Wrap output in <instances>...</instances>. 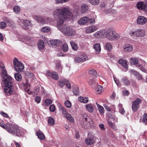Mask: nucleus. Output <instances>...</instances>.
Wrapping results in <instances>:
<instances>
[{"label":"nucleus","mask_w":147,"mask_h":147,"mask_svg":"<svg viewBox=\"0 0 147 147\" xmlns=\"http://www.w3.org/2000/svg\"><path fill=\"white\" fill-rule=\"evenodd\" d=\"M13 63L14 69L17 72H20L23 70L24 66L19 61L17 58H14L13 60Z\"/></svg>","instance_id":"obj_3"},{"label":"nucleus","mask_w":147,"mask_h":147,"mask_svg":"<svg viewBox=\"0 0 147 147\" xmlns=\"http://www.w3.org/2000/svg\"><path fill=\"white\" fill-rule=\"evenodd\" d=\"M130 35L132 36L137 37H143L146 35L145 30L142 29H138L135 31H131L129 33Z\"/></svg>","instance_id":"obj_4"},{"label":"nucleus","mask_w":147,"mask_h":147,"mask_svg":"<svg viewBox=\"0 0 147 147\" xmlns=\"http://www.w3.org/2000/svg\"><path fill=\"white\" fill-rule=\"evenodd\" d=\"M142 102V100L140 98H137L132 102V109L133 111H136L140 108L139 105Z\"/></svg>","instance_id":"obj_7"},{"label":"nucleus","mask_w":147,"mask_h":147,"mask_svg":"<svg viewBox=\"0 0 147 147\" xmlns=\"http://www.w3.org/2000/svg\"><path fill=\"white\" fill-rule=\"evenodd\" d=\"M35 100L38 103L40 102L41 100V98L39 96H37L35 98Z\"/></svg>","instance_id":"obj_60"},{"label":"nucleus","mask_w":147,"mask_h":147,"mask_svg":"<svg viewBox=\"0 0 147 147\" xmlns=\"http://www.w3.org/2000/svg\"><path fill=\"white\" fill-rule=\"evenodd\" d=\"M88 20V23H90V24H93L95 23V20L94 18H89Z\"/></svg>","instance_id":"obj_52"},{"label":"nucleus","mask_w":147,"mask_h":147,"mask_svg":"<svg viewBox=\"0 0 147 147\" xmlns=\"http://www.w3.org/2000/svg\"><path fill=\"white\" fill-rule=\"evenodd\" d=\"M65 85L68 88H71V86L70 83L67 80L65 81Z\"/></svg>","instance_id":"obj_57"},{"label":"nucleus","mask_w":147,"mask_h":147,"mask_svg":"<svg viewBox=\"0 0 147 147\" xmlns=\"http://www.w3.org/2000/svg\"><path fill=\"white\" fill-rule=\"evenodd\" d=\"M130 61L131 64L136 65L138 63V60L137 58L134 57L130 59Z\"/></svg>","instance_id":"obj_34"},{"label":"nucleus","mask_w":147,"mask_h":147,"mask_svg":"<svg viewBox=\"0 0 147 147\" xmlns=\"http://www.w3.org/2000/svg\"><path fill=\"white\" fill-rule=\"evenodd\" d=\"M50 43L52 45L59 46L62 43V41L59 40H52L50 41Z\"/></svg>","instance_id":"obj_19"},{"label":"nucleus","mask_w":147,"mask_h":147,"mask_svg":"<svg viewBox=\"0 0 147 147\" xmlns=\"http://www.w3.org/2000/svg\"><path fill=\"white\" fill-rule=\"evenodd\" d=\"M94 48L96 53L98 54L100 53L101 50L100 45L99 43H96L94 45Z\"/></svg>","instance_id":"obj_21"},{"label":"nucleus","mask_w":147,"mask_h":147,"mask_svg":"<svg viewBox=\"0 0 147 147\" xmlns=\"http://www.w3.org/2000/svg\"><path fill=\"white\" fill-rule=\"evenodd\" d=\"M105 35L107 38L111 40H113L115 39L117 40L119 37L118 34L111 30L107 31Z\"/></svg>","instance_id":"obj_5"},{"label":"nucleus","mask_w":147,"mask_h":147,"mask_svg":"<svg viewBox=\"0 0 147 147\" xmlns=\"http://www.w3.org/2000/svg\"><path fill=\"white\" fill-rule=\"evenodd\" d=\"M34 18L38 23L42 24H45V19L42 16H35Z\"/></svg>","instance_id":"obj_15"},{"label":"nucleus","mask_w":147,"mask_h":147,"mask_svg":"<svg viewBox=\"0 0 147 147\" xmlns=\"http://www.w3.org/2000/svg\"><path fill=\"white\" fill-rule=\"evenodd\" d=\"M119 111L122 114H124L125 113V110L123 108L119 109Z\"/></svg>","instance_id":"obj_62"},{"label":"nucleus","mask_w":147,"mask_h":147,"mask_svg":"<svg viewBox=\"0 0 147 147\" xmlns=\"http://www.w3.org/2000/svg\"><path fill=\"white\" fill-rule=\"evenodd\" d=\"M49 109L51 112H53L55 110V107L53 105H52L50 106Z\"/></svg>","instance_id":"obj_54"},{"label":"nucleus","mask_w":147,"mask_h":147,"mask_svg":"<svg viewBox=\"0 0 147 147\" xmlns=\"http://www.w3.org/2000/svg\"><path fill=\"white\" fill-rule=\"evenodd\" d=\"M95 81L92 79H90L88 82V83L90 85H92L95 83Z\"/></svg>","instance_id":"obj_58"},{"label":"nucleus","mask_w":147,"mask_h":147,"mask_svg":"<svg viewBox=\"0 0 147 147\" xmlns=\"http://www.w3.org/2000/svg\"><path fill=\"white\" fill-rule=\"evenodd\" d=\"M13 10L16 13H19L20 11V7L19 6H16L14 7L13 8Z\"/></svg>","instance_id":"obj_43"},{"label":"nucleus","mask_w":147,"mask_h":147,"mask_svg":"<svg viewBox=\"0 0 147 147\" xmlns=\"http://www.w3.org/2000/svg\"><path fill=\"white\" fill-rule=\"evenodd\" d=\"M121 81L125 85H129L130 84V82L128 79L127 76H124L121 79Z\"/></svg>","instance_id":"obj_23"},{"label":"nucleus","mask_w":147,"mask_h":147,"mask_svg":"<svg viewBox=\"0 0 147 147\" xmlns=\"http://www.w3.org/2000/svg\"><path fill=\"white\" fill-rule=\"evenodd\" d=\"M8 124L10 125L9 129L10 131L9 130H8L7 128H6V130L10 133H11L13 134H15L16 130L17 127L16 125L11 123H8Z\"/></svg>","instance_id":"obj_13"},{"label":"nucleus","mask_w":147,"mask_h":147,"mask_svg":"<svg viewBox=\"0 0 147 147\" xmlns=\"http://www.w3.org/2000/svg\"><path fill=\"white\" fill-rule=\"evenodd\" d=\"M96 104L97 106V107L98 109V110H99L100 113L101 114H102L105 112V110L104 109L103 107L100 106V105H98L97 102H96Z\"/></svg>","instance_id":"obj_33"},{"label":"nucleus","mask_w":147,"mask_h":147,"mask_svg":"<svg viewBox=\"0 0 147 147\" xmlns=\"http://www.w3.org/2000/svg\"><path fill=\"white\" fill-rule=\"evenodd\" d=\"M143 122L144 123L147 124V114L144 113L143 116Z\"/></svg>","instance_id":"obj_50"},{"label":"nucleus","mask_w":147,"mask_h":147,"mask_svg":"<svg viewBox=\"0 0 147 147\" xmlns=\"http://www.w3.org/2000/svg\"><path fill=\"white\" fill-rule=\"evenodd\" d=\"M88 6L86 4H83L81 7V12L84 13L86 12L88 9Z\"/></svg>","instance_id":"obj_25"},{"label":"nucleus","mask_w":147,"mask_h":147,"mask_svg":"<svg viewBox=\"0 0 147 147\" xmlns=\"http://www.w3.org/2000/svg\"><path fill=\"white\" fill-rule=\"evenodd\" d=\"M75 62L76 63L83 62L88 60L87 56L84 54L79 55L74 58Z\"/></svg>","instance_id":"obj_8"},{"label":"nucleus","mask_w":147,"mask_h":147,"mask_svg":"<svg viewBox=\"0 0 147 147\" xmlns=\"http://www.w3.org/2000/svg\"><path fill=\"white\" fill-rule=\"evenodd\" d=\"M70 44L72 47L73 49L74 50H77L78 47L76 43L74 41H71L70 42Z\"/></svg>","instance_id":"obj_28"},{"label":"nucleus","mask_w":147,"mask_h":147,"mask_svg":"<svg viewBox=\"0 0 147 147\" xmlns=\"http://www.w3.org/2000/svg\"><path fill=\"white\" fill-rule=\"evenodd\" d=\"M81 124L82 127L85 129H87L89 126H90V125H89L88 124V125H86V124Z\"/></svg>","instance_id":"obj_61"},{"label":"nucleus","mask_w":147,"mask_h":147,"mask_svg":"<svg viewBox=\"0 0 147 147\" xmlns=\"http://www.w3.org/2000/svg\"><path fill=\"white\" fill-rule=\"evenodd\" d=\"M102 86L100 85H99L97 86V87L96 88V90L97 92H99L98 93H99V92H101V91H102Z\"/></svg>","instance_id":"obj_55"},{"label":"nucleus","mask_w":147,"mask_h":147,"mask_svg":"<svg viewBox=\"0 0 147 147\" xmlns=\"http://www.w3.org/2000/svg\"><path fill=\"white\" fill-rule=\"evenodd\" d=\"M1 74L2 77L3 78L2 80L4 81L5 88H4L5 92L7 95H10L15 93V92L12 87L13 81L12 78L8 75L7 73Z\"/></svg>","instance_id":"obj_2"},{"label":"nucleus","mask_w":147,"mask_h":147,"mask_svg":"<svg viewBox=\"0 0 147 147\" xmlns=\"http://www.w3.org/2000/svg\"><path fill=\"white\" fill-rule=\"evenodd\" d=\"M45 102L47 105H49L52 103V101L51 100L47 99L45 100Z\"/></svg>","instance_id":"obj_51"},{"label":"nucleus","mask_w":147,"mask_h":147,"mask_svg":"<svg viewBox=\"0 0 147 147\" xmlns=\"http://www.w3.org/2000/svg\"><path fill=\"white\" fill-rule=\"evenodd\" d=\"M106 32L104 30H102L100 31H97L94 33L93 35L96 38H101L106 35Z\"/></svg>","instance_id":"obj_12"},{"label":"nucleus","mask_w":147,"mask_h":147,"mask_svg":"<svg viewBox=\"0 0 147 147\" xmlns=\"http://www.w3.org/2000/svg\"><path fill=\"white\" fill-rule=\"evenodd\" d=\"M0 113L2 116L4 117H5L7 118L8 117V115L6 113H5L3 112H1Z\"/></svg>","instance_id":"obj_59"},{"label":"nucleus","mask_w":147,"mask_h":147,"mask_svg":"<svg viewBox=\"0 0 147 147\" xmlns=\"http://www.w3.org/2000/svg\"><path fill=\"white\" fill-rule=\"evenodd\" d=\"M48 122L49 125H52L54 124L55 121L53 118L50 117L49 118Z\"/></svg>","instance_id":"obj_38"},{"label":"nucleus","mask_w":147,"mask_h":147,"mask_svg":"<svg viewBox=\"0 0 147 147\" xmlns=\"http://www.w3.org/2000/svg\"><path fill=\"white\" fill-rule=\"evenodd\" d=\"M119 63L120 64H121L124 67L125 69H127L128 68L126 61L125 60L122 59H121L119 60Z\"/></svg>","instance_id":"obj_24"},{"label":"nucleus","mask_w":147,"mask_h":147,"mask_svg":"<svg viewBox=\"0 0 147 147\" xmlns=\"http://www.w3.org/2000/svg\"><path fill=\"white\" fill-rule=\"evenodd\" d=\"M86 110L89 112L92 113L94 111V108L92 104H89L85 105Z\"/></svg>","instance_id":"obj_20"},{"label":"nucleus","mask_w":147,"mask_h":147,"mask_svg":"<svg viewBox=\"0 0 147 147\" xmlns=\"http://www.w3.org/2000/svg\"><path fill=\"white\" fill-rule=\"evenodd\" d=\"M60 110L62 111L63 115L68 120L71 122L74 121L73 117L71 116V115L68 113L66 111L65 108L61 104H59Z\"/></svg>","instance_id":"obj_6"},{"label":"nucleus","mask_w":147,"mask_h":147,"mask_svg":"<svg viewBox=\"0 0 147 147\" xmlns=\"http://www.w3.org/2000/svg\"><path fill=\"white\" fill-rule=\"evenodd\" d=\"M114 81H115V82L117 84V85L118 86H120L121 85V84L120 83V82H119V80H118L117 79L114 78Z\"/></svg>","instance_id":"obj_53"},{"label":"nucleus","mask_w":147,"mask_h":147,"mask_svg":"<svg viewBox=\"0 0 147 147\" xmlns=\"http://www.w3.org/2000/svg\"><path fill=\"white\" fill-rule=\"evenodd\" d=\"M98 28V27L96 25L91 26L86 28V32L87 33H90L96 30Z\"/></svg>","instance_id":"obj_10"},{"label":"nucleus","mask_w":147,"mask_h":147,"mask_svg":"<svg viewBox=\"0 0 147 147\" xmlns=\"http://www.w3.org/2000/svg\"><path fill=\"white\" fill-rule=\"evenodd\" d=\"M0 68L1 69V74L4 73H5L6 72H7L5 68V65L2 62L0 63Z\"/></svg>","instance_id":"obj_35"},{"label":"nucleus","mask_w":147,"mask_h":147,"mask_svg":"<svg viewBox=\"0 0 147 147\" xmlns=\"http://www.w3.org/2000/svg\"><path fill=\"white\" fill-rule=\"evenodd\" d=\"M133 49V47L132 46L129 45L126 47L124 49V51L125 52H130Z\"/></svg>","instance_id":"obj_37"},{"label":"nucleus","mask_w":147,"mask_h":147,"mask_svg":"<svg viewBox=\"0 0 147 147\" xmlns=\"http://www.w3.org/2000/svg\"><path fill=\"white\" fill-rule=\"evenodd\" d=\"M108 124L109 125V126H110L112 127V128L113 129H115V125L113 124L112 122H111V121H108Z\"/></svg>","instance_id":"obj_56"},{"label":"nucleus","mask_w":147,"mask_h":147,"mask_svg":"<svg viewBox=\"0 0 147 147\" xmlns=\"http://www.w3.org/2000/svg\"><path fill=\"white\" fill-rule=\"evenodd\" d=\"M36 135L37 136L39 139L41 140H44L45 138V137L43 134L40 131H38L36 133Z\"/></svg>","instance_id":"obj_22"},{"label":"nucleus","mask_w":147,"mask_h":147,"mask_svg":"<svg viewBox=\"0 0 147 147\" xmlns=\"http://www.w3.org/2000/svg\"><path fill=\"white\" fill-rule=\"evenodd\" d=\"M146 4V3L145 4L144 2L139 1L137 4V8L140 10H143L144 11L147 7V5Z\"/></svg>","instance_id":"obj_14"},{"label":"nucleus","mask_w":147,"mask_h":147,"mask_svg":"<svg viewBox=\"0 0 147 147\" xmlns=\"http://www.w3.org/2000/svg\"><path fill=\"white\" fill-rule=\"evenodd\" d=\"M105 47L106 49L109 51H111L112 49V47L110 43L108 42L105 45Z\"/></svg>","instance_id":"obj_40"},{"label":"nucleus","mask_w":147,"mask_h":147,"mask_svg":"<svg viewBox=\"0 0 147 147\" xmlns=\"http://www.w3.org/2000/svg\"><path fill=\"white\" fill-rule=\"evenodd\" d=\"M6 26V24L4 22H0V28L3 29Z\"/></svg>","instance_id":"obj_49"},{"label":"nucleus","mask_w":147,"mask_h":147,"mask_svg":"<svg viewBox=\"0 0 147 147\" xmlns=\"http://www.w3.org/2000/svg\"><path fill=\"white\" fill-rule=\"evenodd\" d=\"M44 44L43 41L41 40H39V43L38 44V47L39 49L40 50H42L44 48Z\"/></svg>","instance_id":"obj_29"},{"label":"nucleus","mask_w":147,"mask_h":147,"mask_svg":"<svg viewBox=\"0 0 147 147\" xmlns=\"http://www.w3.org/2000/svg\"><path fill=\"white\" fill-rule=\"evenodd\" d=\"M51 30V29L49 26L44 27L42 28L41 31L44 33H48Z\"/></svg>","instance_id":"obj_30"},{"label":"nucleus","mask_w":147,"mask_h":147,"mask_svg":"<svg viewBox=\"0 0 147 147\" xmlns=\"http://www.w3.org/2000/svg\"><path fill=\"white\" fill-rule=\"evenodd\" d=\"M0 126L3 128L5 129H6V128H7V129H8V130H9L10 131V130H9V129L10 125H9L8 124V123H7L6 125H5L3 124H2L1 123Z\"/></svg>","instance_id":"obj_44"},{"label":"nucleus","mask_w":147,"mask_h":147,"mask_svg":"<svg viewBox=\"0 0 147 147\" xmlns=\"http://www.w3.org/2000/svg\"><path fill=\"white\" fill-rule=\"evenodd\" d=\"M136 67L138 68L142 71L146 72V70L143 67L141 64H137L136 65Z\"/></svg>","instance_id":"obj_41"},{"label":"nucleus","mask_w":147,"mask_h":147,"mask_svg":"<svg viewBox=\"0 0 147 147\" xmlns=\"http://www.w3.org/2000/svg\"><path fill=\"white\" fill-rule=\"evenodd\" d=\"M23 23L24 25L26 27L31 26V22L29 20H25L23 21Z\"/></svg>","instance_id":"obj_36"},{"label":"nucleus","mask_w":147,"mask_h":147,"mask_svg":"<svg viewBox=\"0 0 147 147\" xmlns=\"http://www.w3.org/2000/svg\"><path fill=\"white\" fill-rule=\"evenodd\" d=\"M88 73L89 74L94 76H96L97 74L96 71L93 69L89 70L88 71Z\"/></svg>","instance_id":"obj_32"},{"label":"nucleus","mask_w":147,"mask_h":147,"mask_svg":"<svg viewBox=\"0 0 147 147\" xmlns=\"http://www.w3.org/2000/svg\"><path fill=\"white\" fill-rule=\"evenodd\" d=\"M55 3L57 4L63 3L62 0H55Z\"/></svg>","instance_id":"obj_63"},{"label":"nucleus","mask_w":147,"mask_h":147,"mask_svg":"<svg viewBox=\"0 0 147 147\" xmlns=\"http://www.w3.org/2000/svg\"><path fill=\"white\" fill-rule=\"evenodd\" d=\"M17 136H22L24 135V133L22 130L20 129H18L16 128V134Z\"/></svg>","instance_id":"obj_31"},{"label":"nucleus","mask_w":147,"mask_h":147,"mask_svg":"<svg viewBox=\"0 0 147 147\" xmlns=\"http://www.w3.org/2000/svg\"><path fill=\"white\" fill-rule=\"evenodd\" d=\"M137 23L140 25H143L147 22L146 18L143 16H140L138 18L137 20Z\"/></svg>","instance_id":"obj_11"},{"label":"nucleus","mask_w":147,"mask_h":147,"mask_svg":"<svg viewBox=\"0 0 147 147\" xmlns=\"http://www.w3.org/2000/svg\"><path fill=\"white\" fill-rule=\"evenodd\" d=\"M123 95L124 96H126L129 93L127 91L125 90L123 91Z\"/></svg>","instance_id":"obj_64"},{"label":"nucleus","mask_w":147,"mask_h":147,"mask_svg":"<svg viewBox=\"0 0 147 147\" xmlns=\"http://www.w3.org/2000/svg\"><path fill=\"white\" fill-rule=\"evenodd\" d=\"M16 79L18 81H20L22 78V77L20 74L17 73L15 74Z\"/></svg>","instance_id":"obj_39"},{"label":"nucleus","mask_w":147,"mask_h":147,"mask_svg":"<svg viewBox=\"0 0 147 147\" xmlns=\"http://www.w3.org/2000/svg\"><path fill=\"white\" fill-rule=\"evenodd\" d=\"M88 2L92 4L97 5H98L100 3V0H86Z\"/></svg>","instance_id":"obj_27"},{"label":"nucleus","mask_w":147,"mask_h":147,"mask_svg":"<svg viewBox=\"0 0 147 147\" xmlns=\"http://www.w3.org/2000/svg\"><path fill=\"white\" fill-rule=\"evenodd\" d=\"M62 49L64 51H67L68 49V47L67 44L65 43L63 44Z\"/></svg>","instance_id":"obj_47"},{"label":"nucleus","mask_w":147,"mask_h":147,"mask_svg":"<svg viewBox=\"0 0 147 147\" xmlns=\"http://www.w3.org/2000/svg\"><path fill=\"white\" fill-rule=\"evenodd\" d=\"M73 92L74 94L75 95H78L79 94V88L77 87H74Z\"/></svg>","instance_id":"obj_42"},{"label":"nucleus","mask_w":147,"mask_h":147,"mask_svg":"<svg viewBox=\"0 0 147 147\" xmlns=\"http://www.w3.org/2000/svg\"><path fill=\"white\" fill-rule=\"evenodd\" d=\"M65 106L68 108H70L71 106V102L68 100H66L65 101Z\"/></svg>","instance_id":"obj_45"},{"label":"nucleus","mask_w":147,"mask_h":147,"mask_svg":"<svg viewBox=\"0 0 147 147\" xmlns=\"http://www.w3.org/2000/svg\"><path fill=\"white\" fill-rule=\"evenodd\" d=\"M78 100L81 102H83L85 103H87L88 101V97L84 98L82 97H80L78 98Z\"/></svg>","instance_id":"obj_26"},{"label":"nucleus","mask_w":147,"mask_h":147,"mask_svg":"<svg viewBox=\"0 0 147 147\" xmlns=\"http://www.w3.org/2000/svg\"><path fill=\"white\" fill-rule=\"evenodd\" d=\"M53 15L57 18V26L59 30L66 36H71L75 34V31L69 27L62 26L65 19L69 18L68 16L72 17V14L69 11L68 8L63 7L57 9L54 11Z\"/></svg>","instance_id":"obj_1"},{"label":"nucleus","mask_w":147,"mask_h":147,"mask_svg":"<svg viewBox=\"0 0 147 147\" xmlns=\"http://www.w3.org/2000/svg\"><path fill=\"white\" fill-rule=\"evenodd\" d=\"M89 18L87 17H84L81 18L78 22L79 24L80 25H84L87 23H88Z\"/></svg>","instance_id":"obj_16"},{"label":"nucleus","mask_w":147,"mask_h":147,"mask_svg":"<svg viewBox=\"0 0 147 147\" xmlns=\"http://www.w3.org/2000/svg\"><path fill=\"white\" fill-rule=\"evenodd\" d=\"M85 142L86 144L90 145L93 144L95 141L92 137H88L85 140Z\"/></svg>","instance_id":"obj_18"},{"label":"nucleus","mask_w":147,"mask_h":147,"mask_svg":"<svg viewBox=\"0 0 147 147\" xmlns=\"http://www.w3.org/2000/svg\"><path fill=\"white\" fill-rule=\"evenodd\" d=\"M129 72L131 75H134L136 76L139 75V73L136 71L131 70L129 71Z\"/></svg>","instance_id":"obj_48"},{"label":"nucleus","mask_w":147,"mask_h":147,"mask_svg":"<svg viewBox=\"0 0 147 147\" xmlns=\"http://www.w3.org/2000/svg\"><path fill=\"white\" fill-rule=\"evenodd\" d=\"M82 117L83 120H84L86 122L88 121V123H89V125L91 124L92 123V121L91 119L87 114L86 113L83 114Z\"/></svg>","instance_id":"obj_17"},{"label":"nucleus","mask_w":147,"mask_h":147,"mask_svg":"<svg viewBox=\"0 0 147 147\" xmlns=\"http://www.w3.org/2000/svg\"><path fill=\"white\" fill-rule=\"evenodd\" d=\"M66 80H59V86L61 87H62L64 85H65V81Z\"/></svg>","instance_id":"obj_46"},{"label":"nucleus","mask_w":147,"mask_h":147,"mask_svg":"<svg viewBox=\"0 0 147 147\" xmlns=\"http://www.w3.org/2000/svg\"><path fill=\"white\" fill-rule=\"evenodd\" d=\"M47 76L52 78V79L55 80H58L59 78L57 74L55 71L51 72L48 71L47 72Z\"/></svg>","instance_id":"obj_9"}]
</instances>
